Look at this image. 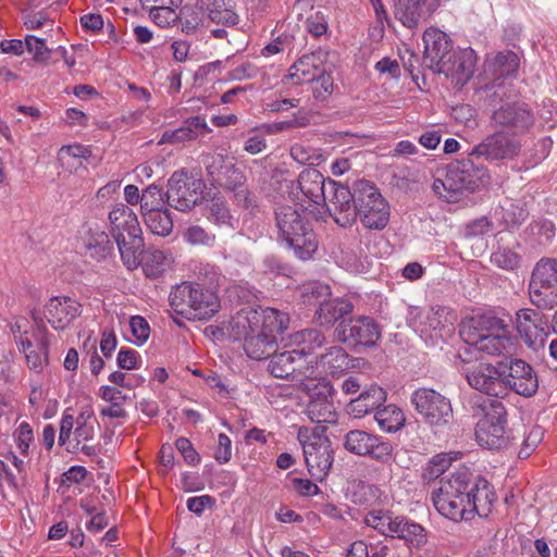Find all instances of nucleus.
Segmentation results:
<instances>
[{"label": "nucleus", "instance_id": "1", "mask_svg": "<svg viewBox=\"0 0 557 557\" xmlns=\"http://www.w3.org/2000/svg\"><path fill=\"white\" fill-rule=\"evenodd\" d=\"M288 324V314L273 308L242 309L230 323L232 335L244 341V350L253 360L267 359L276 351Z\"/></svg>", "mask_w": 557, "mask_h": 557}, {"label": "nucleus", "instance_id": "2", "mask_svg": "<svg viewBox=\"0 0 557 557\" xmlns=\"http://www.w3.org/2000/svg\"><path fill=\"white\" fill-rule=\"evenodd\" d=\"M273 213L277 237L300 260L311 259L318 250V238L306 209L297 203H282L276 205Z\"/></svg>", "mask_w": 557, "mask_h": 557}, {"label": "nucleus", "instance_id": "3", "mask_svg": "<svg viewBox=\"0 0 557 557\" xmlns=\"http://www.w3.org/2000/svg\"><path fill=\"white\" fill-rule=\"evenodd\" d=\"M490 181L488 171L482 165H476L469 154L449 163L444 178H435L432 188L446 201L456 202L463 196L486 187Z\"/></svg>", "mask_w": 557, "mask_h": 557}, {"label": "nucleus", "instance_id": "4", "mask_svg": "<svg viewBox=\"0 0 557 557\" xmlns=\"http://www.w3.org/2000/svg\"><path fill=\"white\" fill-rule=\"evenodd\" d=\"M471 479L472 472L463 466L440 479L438 486L432 491L431 500L442 516L454 521L467 520Z\"/></svg>", "mask_w": 557, "mask_h": 557}, {"label": "nucleus", "instance_id": "5", "mask_svg": "<svg viewBox=\"0 0 557 557\" xmlns=\"http://www.w3.org/2000/svg\"><path fill=\"white\" fill-rule=\"evenodd\" d=\"M170 306L187 320L202 321L213 317L220 308L215 293L200 284L183 282L170 293Z\"/></svg>", "mask_w": 557, "mask_h": 557}, {"label": "nucleus", "instance_id": "6", "mask_svg": "<svg viewBox=\"0 0 557 557\" xmlns=\"http://www.w3.org/2000/svg\"><path fill=\"white\" fill-rule=\"evenodd\" d=\"M109 220L123 264L128 270H134L138 263L136 251L144 247L137 215L127 206L120 205L109 213Z\"/></svg>", "mask_w": 557, "mask_h": 557}, {"label": "nucleus", "instance_id": "7", "mask_svg": "<svg viewBox=\"0 0 557 557\" xmlns=\"http://www.w3.org/2000/svg\"><path fill=\"white\" fill-rule=\"evenodd\" d=\"M483 417L478 421L475 438L481 447L504 449L515 444L516 436L507 425V411L499 400H488L481 406Z\"/></svg>", "mask_w": 557, "mask_h": 557}, {"label": "nucleus", "instance_id": "8", "mask_svg": "<svg viewBox=\"0 0 557 557\" xmlns=\"http://www.w3.org/2000/svg\"><path fill=\"white\" fill-rule=\"evenodd\" d=\"M269 358L268 370L273 376L301 384L302 389H310L305 381L318 379L317 360L307 359L302 350L275 351Z\"/></svg>", "mask_w": 557, "mask_h": 557}, {"label": "nucleus", "instance_id": "9", "mask_svg": "<svg viewBox=\"0 0 557 557\" xmlns=\"http://www.w3.org/2000/svg\"><path fill=\"white\" fill-rule=\"evenodd\" d=\"M357 219L369 230H383L389 220V207L379 188L369 181L357 182Z\"/></svg>", "mask_w": 557, "mask_h": 557}, {"label": "nucleus", "instance_id": "10", "mask_svg": "<svg viewBox=\"0 0 557 557\" xmlns=\"http://www.w3.org/2000/svg\"><path fill=\"white\" fill-rule=\"evenodd\" d=\"M531 302L540 309H552L557 305V259H540L529 283Z\"/></svg>", "mask_w": 557, "mask_h": 557}, {"label": "nucleus", "instance_id": "11", "mask_svg": "<svg viewBox=\"0 0 557 557\" xmlns=\"http://www.w3.org/2000/svg\"><path fill=\"white\" fill-rule=\"evenodd\" d=\"M205 188L201 178L189 175L186 170L176 171L168 181L166 202L178 211H188L202 200Z\"/></svg>", "mask_w": 557, "mask_h": 557}, {"label": "nucleus", "instance_id": "12", "mask_svg": "<svg viewBox=\"0 0 557 557\" xmlns=\"http://www.w3.org/2000/svg\"><path fill=\"white\" fill-rule=\"evenodd\" d=\"M324 205L333 221L341 227L351 226L357 221V182L352 188L329 178Z\"/></svg>", "mask_w": 557, "mask_h": 557}, {"label": "nucleus", "instance_id": "13", "mask_svg": "<svg viewBox=\"0 0 557 557\" xmlns=\"http://www.w3.org/2000/svg\"><path fill=\"white\" fill-rule=\"evenodd\" d=\"M535 117L530 107L522 101H507L495 109L490 124L511 136L527 133L534 124Z\"/></svg>", "mask_w": 557, "mask_h": 557}, {"label": "nucleus", "instance_id": "14", "mask_svg": "<svg viewBox=\"0 0 557 557\" xmlns=\"http://www.w3.org/2000/svg\"><path fill=\"white\" fill-rule=\"evenodd\" d=\"M410 400L417 412L430 425H446L453 419L450 400L432 388L416 389Z\"/></svg>", "mask_w": 557, "mask_h": 557}, {"label": "nucleus", "instance_id": "15", "mask_svg": "<svg viewBox=\"0 0 557 557\" xmlns=\"http://www.w3.org/2000/svg\"><path fill=\"white\" fill-rule=\"evenodd\" d=\"M344 447L351 454L368 456L382 463L392 460L394 449L389 442L362 430L347 432L344 437Z\"/></svg>", "mask_w": 557, "mask_h": 557}, {"label": "nucleus", "instance_id": "16", "mask_svg": "<svg viewBox=\"0 0 557 557\" xmlns=\"http://www.w3.org/2000/svg\"><path fill=\"white\" fill-rule=\"evenodd\" d=\"M342 343L350 346L372 347L381 338V327L371 317H356L343 320L336 329Z\"/></svg>", "mask_w": 557, "mask_h": 557}, {"label": "nucleus", "instance_id": "17", "mask_svg": "<svg viewBox=\"0 0 557 557\" xmlns=\"http://www.w3.org/2000/svg\"><path fill=\"white\" fill-rule=\"evenodd\" d=\"M508 135L496 129L494 134L485 137L482 143L472 149L470 157H483L490 161L513 159L520 153L521 143L513 136Z\"/></svg>", "mask_w": 557, "mask_h": 557}, {"label": "nucleus", "instance_id": "18", "mask_svg": "<svg viewBox=\"0 0 557 557\" xmlns=\"http://www.w3.org/2000/svg\"><path fill=\"white\" fill-rule=\"evenodd\" d=\"M306 465L311 476L322 479L333 463L331 442L325 436L311 434L301 441Z\"/></svg>", "mask_w": 557, "mask_h": 557}, {"label": "nucleus", "instance_id": "19", "mask_svg": "<svg viewBox=\"0 0 557 557\" xmlns=\"http://www.w3.org/2000/svg\"><path fill=\"white\" fill-rule=\"evenodd\" d=\"M469 385L492 397L503 398L506 396L505 372L490 363H480L467 371Z\"/></svg>", "mask_w": 557, "mask_h": 557}, {"label": "nucleus", "instance_id": "20", "mask_svg": "<svg viewBox=\"0 0 557 557\" xmlns=\"http://www.w3.org/2000/svg\"><path fill=\"white\" fill-rule=\"evenodd\" d=\"M508 374H505L506 395L513 392L525 398L534 396L539 389V379L533 368L521 359H510Z\"/></svg>", "mask_w": 557, "mask_h": 557}, {"label": "nucleus", "instance_id": "21", "mask_svg": "<svg viewBox=\"0 0 557 557\" xmlns=\"http://www.w3.org/2000/svg\"><path fill=\"white\" fill-rule=\"evenodd\" d=\"M332 389V385L324 380L314 385L307 405V414L313 423H336L337 413L333 405Z\"/></svg>", "mask_w": 557, "mask_h": 557}, {"label": "nucleus", "instance_id": "22", "mask_svg": "<svg viewBox=\"0 0 557 557\" xmlns=\"http://www.w3.org/2000/svg\"><path fill=\"white\" fill-rule=\"evenodd\" d=\"M517 331L525 345L534 347L543 344L549 331V322L542 312L524 308L517 312Z\"/></svg>", "mask_w": 557, "mask_h": 557}, {"label": "nucleus", "instance_id": "23", "mask_svg": "<svg viewBox=\"0 0 557 557\" xmlns=\"http://www.w3.org/2000/svg\"><path fill=\"white\" fill-rule=\"evenodd\" d=\"M423 65L436 73L451 55V42L447 34L437 28H428L423 34Z\"/></svg>", "mask_w": 557, "mask_h": 557}, {"label": "nucleus", "instance_id": "24", "mask_svg": "<svg viewBox=\"0 0 557 557\" xmlns=\"http://www.w3.org/2000/svg\"><path fill=\"white\" fill-rule=\"evenodd\" d=\"M82 313V305L67 296H55L45 305V317L55 330L66 329Z\"/></svg>", "mask_w": 557, "mask_h": 557}, {"label": "nucleus", "instance_id": "25", "mask_svg": "<svg viewBox=\"0 0 557 557\" xmlns=\"http://www.w3.org/2000/svg\"><path fill=\"white\" fill-rule=\"evenodd\" d=\"M441 0H397L395 17L406 27H417L438 8Z\"/></svg>", "mask_w": 557, "mask_h": 557}, {"label": "nucleus", "instance_id": "26", "mask_svg": "<svg viewBox=\"0 0 557 557\" xmlns=\"http://www.w3.org/2000/svg\"><path fill=\"white\" fill-rule=\"evenodd\" d=\"M506 326L504 321L491 313L479 314L463 322L460 329V336L466 344L478 343L482 338L495 335Z\"/></svg>", "mask_w": 557, "mask_h": 557}, {"label": "nucleus", "instance_id": "27", "mask_svg": "<svg viewBox=\"0 0 557 557\" xmlns=\"http://www.w3.org/2000/svg\"><path fill=\"white\" fill-rule=\"evenodd\" d=\"M475 63V52L472 49H466L459 53H451L436 73L454 78L456 84L465 85L472 77Z\"/></svg>", "mask_w": 557, "mask_h": 557}, {"label": "nucleus", "instance_id": "28", "mask_svg": "<svg viewBox=\"0 0 557 557\" xmlns=\"http://www.w3.org/2000/svg\"><path fill=\"white\" fill-rule=\"evenodd\" d=\"M471 495H469V505L467 509V520L471 519L474 513L486 516L491 511L495 493L492 485L483 478L474 476L471 479Z\"/></svg>", "mask_w": 557, "mask_h": 557}, {"label": "nucleus", "instance_id": "29", "mask_svg": "<svg viewBox=\"0 0 557 557\" xmlns=\"http://www.w3.org/2000/svg\"><path fill=\"white\" fill-rule=\"evenodd\" d=\"M84 255L96 262H102L113 255L109 235L99 226L89 227L83 237Z\"/></svg>", "mask_w": 557, "mask_h": 557}, {"label": "nucleus", "instance_id": "30", "mask_svg": "<svg viewBox=\"0 0 557 557\" xmlns=\"http://www.w3.org/2000/svg\"><path fill=\"white\" fill-rule=\"evenodd\" d=\"M386 400L385 391L373 384L367 389L362 391L357 398H354L348 404V412L354 414L355 418H362L372 411H376Z\"/></svg>", "mask_w": 557, "mask_h": 557}, {"label": "nucleus", "instance_id": "31", "mask_svg": "<svg viewBox=\"0 0 557 557\" xmlns=\"http://www.w3.org/2000/svg\"><path fill=\"white\" fill-rule=\"evenodd\" d=\"M297 184L304 196L317 205L324 201L329 194V180L326 181L317 169L304 170L298 176Z\"/></svg>", "mask_w": 557, "mask_h": 557}, {"label": "nucleus", "instance_id": "32", "mask_svg": "<svg viewBox=\"0 0 557 557\" xmlns=\"http://www.w3.org/2000/svg\"><path fill=\"white\" fill-rule=\"evenodd\" d=\"M210 128L208 127L203 117L197 115L187 119L184 124L173 131H165L162 134L161 143L169 144H182L189 140H195L199 136H203L208 133Z\"/></svg>", "mask_w": 557, "mask_h": 557}, {"label": "nucleus", "instance_id": "33", "mask_svg": "<svg viewBox=\"0 0 557 557\" xmlns=\"http://www.w3.org/2000/svg\"><path fill=\"white\" fill-rule=\"evenodd\" d=\"M354 305L344 298H329L314 310L313 319L320 326L331 327L345 315L350 314Z\"/></svg>", "mask_w": 557, "mask_h": 557}, {"label": "nucleus", "instance_id": "34", "mask_svg": "<svg viewBox=\"0 0 557 557\" xmlns=\"http://www.w3.org/2000/svg\"><path fill=\"white\" fill-rule=\"evenodd\" d=\"M136 257L138 263L135 269L141 265L145 275L148 277H159L172 261L171 256L156 248L146 250L144 247L139 248L136 251Z\"/></svg>", "mask_w": 557, "mask_h": 557}, {"label": "nucleus", "instance_id": "35", "mask_svg": "<svg viewBox=\"0 0 557 557\" xmlns=\"http://www.w3.org/2000/svg\"><path fill=\"white\" fill-rule=\"evenodd\" d=\"M479 351L490 356H511L515 351V339L510 336L507 325L503 327L502 333L496 332L495 335H490L482 338L478 343L470 344Z\"/></svg>", "mask_w": 557, "mask_h": 557}, {"label": "nucleus", "instance_id": "36", "mask_svg": "<svg viewBox=\"0 0 557 557\" xmlns=\"http://www.w3.org/2000/svg\"><path fill=\"white\" fill-rule=\"evenodd\" d=\"M322 69V61L318 54H305L292 65L286 78L295 85L307 84L314 79Z\"/></svg>", "mask_w": 557, "mask_h": 557}, {"label": "nucleus", "instance_id": "37", "mask_svg": "<svg viewBox=\"0 0 557 557\" xmlns=\"http://www.w3.org/2000/svg\"><path fill=\"white\" fill-rule=\"evenodd\" d=\"M314 360H317L318 376L320 375L319 367H322L332 375H336L352 366L349 355L339 346H331L324 354L317 356Z\"/></svg>", "mask_w": 557, "mask_h": 557}, {"label": "nucleus", "instance_id": "38", "mask_svg": "<svg viewBox=\"0 0 557 557\" xmlns=\"http://www.w3.org/2000/svg\"><path fill=\"white\" fill-rule=\"evenodd\" d=\"M33 338L36 342V349L30 348L29 350L22 351L25 355L28 367L40 372L47 362L48 358V339H47V327L45 324L37 325L33 331Z\"/></svg>", "mask_w": 557, "mask_h": 557}, {"label": "nucleus", "instance_id": "39", "mask_svg": "<svg viewBox=\"0 0 557 557\" xmlns=\"http://www.w3.org/2000/svg\"><path fill=\"white\" fill-rule=\"evenodd\" d=\"M292 341L297 346H301L295 349L302 350L307 359H315L318 356L315 355V350L322 348L327 343L324 334L315 329H306L296 332L292 336Z\"/></svg>", "mask_w": 557, "mask_h": 557}, {"label": "nucleus", "instance_id": "40", "mask_svg": "<svg viewBox=\"0 0 557 557\" xmlns=\"http://www.w3.org/2000/svg\"><path fill=\"white\" fill-rule=\"evenodd\" d=\"M40 324H44L42 321L33 325L25 317H15L10 322V332L21 351H26L35 347L30 337H33L34 329Z\"/></svg>", "mask_w": 557, "mask_h": 557}, {"label": "nucleus", "instance_id": "41", "mask_svg": "<svg viewBox=\"0 0 557 557\" xmlns=\"http://www.w3.org/2000/svg\"><path fill=\"white\" fill-rule=\"evenodd\" d=\"M331 288L327 284L313 281L301 287L300 297L304 305L318 309L331 297Z\"/></svg>", "mask_w": 557, "mask_h": 557}, {"label": "nucleus", "instance_id": "42", "mask_svg": "<svg viewBox=\"0 0 557 557\" xmlns=\"http://www.w3.org/2000/svg\"><path fill=\"white\" fill-rule=\"evenodd\" d=\"M374 419L382 431L389 433L398 431L405 424V416L395 405L379 408L375 411Z\"/></svg>", "mask_w": 557, "mask_h": 557}, {"label": "nucleus", "instance_id": "43", "mask_svg": "<svg viewBox=\"0 0 557 557\" xmlns=\"http://www.w3.org/2000/svg\"><path fill=\"white\" fill-rule=\"evenodd\" d=\"M143 218L146 226L154 235L165 237L173 230V220L169 209L145 213Z\"/></svg>", "mask_w": 557, "mask_h": 557}, {"label": "nucleus", "instance_id": "44", "mask_svg": "<svg viewBox=\"0 0 557 557\" xmlns=\"http://www.w3.org/2000/svg\"><path fill=\"white\" fill-rule=\"evenodd\" d=\"M209 17L212 22L227 26L238 23V15L235 13L232 0H213L209 8Z\"/></svg>", "mask_w": 557, "mask_h": 557}, {"label": "nucleus", "instance_id": "45", "mask_svg": "<svg viewBox=\"0 0 557 557\" xmlns=\"http://www.w3.org/2000/svg\"><path fill=\"white\" fill-rule=\"evenodd\" d=\"M453 460L454 458L447 453L435 455L423 469V481L431 482L447 474Z\"/></svg>", "mask_w": 557, "mask_h": 557}, {"label": "nucleus", "instance_id": "46", "mask_svg": "<svg viewBox=\"0 0 557 557\" xmlns=\"http://www.w3.org/2000/svg\"><path fill=\"white\" fill-rule=\"evenodd\" d=\"M519 66L518 55L512 51H504L497 53L488 67L497 77H506L513 74Z\"/></svg>", "mask_w": 557, "mask_h": 557}, {"label": "nucleus", "instance_id": "47", "mask_svg": "<svg viewBox=\"0 0 557 557\" xmlns=\"http://www.w3.org/2000/svg\"><path fill=\"white\" fill-rule=\"evenodd\" d=\"M164 196L162 189L154 184L145 188L140 198L141 214L165 209Z\"/></svg>", "mask_w": 557, "mask_h": 557}, {"label": "nucleus", "instance_id": "48", "mask_svg": "<svg viewBox=\"0 0 557 557\" xmlns=\"http://www.w3.org/2000/svg\"><path fill=\"white\" fill-rule=\"evenodd\" d=\"M232 160L221 153L208 154L203 159L207 175L213 185H219L221 176Z\"/></svg>", "mask_w": 557, "mask_h": 557}, {"label": "nucleus", "instance_id": "49", "mask_svg": "<svg viewBox=\"0 0 557 557\" xmlns=\"http://www.w3.org/2000/svg\"><path fill=\"white\" fill-rule=\"evenodd\" d=\"M396 537L404 540L413 546H421L426 542L424 528L419 523L409 521L407 518L401 524L400 531Z\"/></svg>", "mask_w": 557, "mask_h": 557}, {"label": "nucleus", "instance_id": "50", "mask_svg": "<svg viewBox=\"0 0 557 557\" xmlns=\"http://www.w3.org/2000/svg\"><path fill=\"white\" fill-rule=\"evenodd\" d=\"M207 218L218 225H226L233 227V216L226 203L220 199H213L207 206Z\"/></svg>", "mask_w": 557, "mask_h": 557}, {"label": "nucleus", "instance_id": "51", "mask_svg": "<svg viewBox=\"0 0 557 557\" xmlns=\"http://www.w3.org/2000/svg\"><path fill=\"white\" fill-rule=\"evenodd\" d=\"M183 237L193 246L212 247L215 243V236L199 225H191L187 227Z\"/></svg>", "mask_w": 557, "mask_h": 557}, {"label": "nucleus", "instance_id": "52", "mask_svg": "<svg viewBox=\"0 0 557 557\" xmlns=\"http://www.w3.org/2000/svg\"><path fill=\"white\" fill-rule=\"evenodd\" d=\"M178 5L180 4H164L146 9L149 10V16L157 25L166 27L177 20V14L174 8Z\"/></svg>", "mask_w": 557, "mask_h": 557}, {"label": "nucleus", "instance_id": "53", "mask_svg": "<svg viewBox=\"0 0 557 557\" xmlns=\"http://www.w3.org/2000/svg\"><path fill=\"white\" fill-rule=\"evenodd\" d=\"M520 256L509 248H498L492 253L491 261L504 270H515L520 264Z\"/></svg>", "mask_w": 557, "mask_h": 557}, {"label": "nucleus", "instance_id": "54", "mask_svg": "<svg viewBox=\"0 0 557 557\" xmlns=\"http://www.w3.org/2000/svg\"><path fill=\"white\" fill-rule=\"evenodd\" d=\"M309 83L312 85V94L315 99L324 100L333 92V78L324 67Z\"/></svg>", "mask_w": 557, "mask_h": 557}, {"label": "nucleus", "instance_id": "55", "mask_svg": "<svg viewBox=\"0 0 557 557\" xmlns=\"http://www.w3.org/2000/svg\"><path fill=\"white\" fill-rule=\"evenodd\" d=\"M543 429L541 426H533L528 433L523 434V441L518 451L520 459L528 458L532 451L543 440Z\"/></svg>", "mask_w": 557, "mask_h": 557}, {"label": "nucleus", "instance_id": "56", "mask_svg": "<svg viewBox=\"0 0 557 557\" xmlns=\"http://www.w3.org/2000/svg\"><path fill=\"white\" fill-rule=\"evenodd\" d=\"M221 177V182L219 183L218 186L224 187L230 190L239 187V185H243L245 181L243 172L238 168H236L233 161H231L228 166H226Z\"/></svg>", "mask_w": 557, "mask_h": 557}, {"label": "nucleus", "instance_id": "57", "mask_svg": "<svg viewBox=\"0 0 557 557\" xmlns=\"http://www.w3.org/2000/svg\"><path fill=\"white\" fill-rule=\"evenodd\" d=\"M25 46L28 52L33 53L36 61H46L50 57V51L45 41L35 36L28 35L25 38Z\"/></svg>", "mask_w": 557, "mask_h": 557}, {"label": "nucleus", "instance_id": "58", "mask_svg": "<svg viewBox=\"0 0 557 557\" xmlns=\"http://www.w3.org/2000/svg\"><path fill=\"white\" fill-rule=\"evenodd\" d=\"M232 457V442L230 437L221 433L218 435V445L214 450V459L223 465L231 460Z\"/></svg>", "mask_w": 557, "mask_h": 557}, {"label": "nucleus", "instance_id": "59", "mask_svg": "<svg viewBox=\"0 0 557 557\" xmlns=\"http://www.w3.org/2000/svg\"><path fill=\"white\" fill-rule=\"evenodd\" d=\"M532 234L539 236L540 242H549L555 236V225L549 220L534 221L530 225Z\"/></svg>", "mask_w": 557, "mask_h": 557}, {"label": "nucleus", "instance_id": "60", "mask_svg": "<svg viewBox=\"0 0 557 557\" xmlns=\"http://www.w3.org/2000/svg\"><path fill=\"white\" fill-rule=\"evenodd\" d=\"M129 327L134 337L139 344L145 343L150 334L148 322L140 315H134L129 320Z\"/></svg>", "mask_w": 557, "mask_h": 557}, {"label": "nucleus", "instance_id": "61", "mask_svg": "<svg viewBox=\"0 0 557 557\" xmlns=\"http://www.w3.org/2000/svg\"><path fill=\"white\" fill-rule=\"evenodd\" d=\"M177 450L182 454L188 465H197L200 462V456L195 450L191 442L186 437H180L175 442Z\"/></svg>", "mask_w": 557, "mask_h": 557}, {"label": "nucleus", "instance_id": "62", "mask_svg": "<svg viewBox=\"0 0 557 557\" xmlns=\"http://www.w3.org/2000/svg\"><path fill=\"white\" fill-rule=\"evenodd\" d=\"M16 443L21 454H27L29 444L34 438L33 430L27 422H22L16 430Z\"/></svg>", "mask_w": 557, "mask_h": 557}, {"label": "nucleus", "instance_id": "63", "mask_svg": "<svg viewBox=\"0 0 557 557\" xmlns=\"http://www.w3.org/2000/svg\"><path fill=\"white\" fill-rule=\"evenodd\" d=\"M138 358L139 355L136 350L132 348H121L117 354L116 362L121 369L133 370L137 368Z\"/></svg>", "mask_w": 557, "mask_h": 557}, {"label": "nucleus", "instance_id": "64", "mask_svg": "<svg viewBox=\"0 0 557 557\" xmlns=\"http://www.w3.org/2000/svg\"><path fill=\"white\" fill-rule=\"evenodd\" d=\"M232 190L234 191V198L238 206H242L247 210H252L257 207L256 197L250 193V190H248L247 187L244 186V184Z\"/></svg>", "mask_w": 557, "mask_h": 557}]
</instances>
